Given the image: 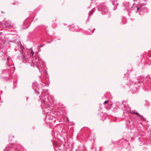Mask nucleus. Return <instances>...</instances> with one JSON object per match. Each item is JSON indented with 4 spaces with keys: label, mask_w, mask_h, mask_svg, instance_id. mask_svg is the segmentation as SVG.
Returning <instances> with one entry per match:
<instances>
[{
    "label": "nucleus",
    "mask_w": 151,
    "mask_h": 151,
    "mask_svg": "<svg viewBox=\"0 0 151 151\" xmlns=\"http://www.w3.org/2000/svg\"><path fill=\"white\" fill-rule=\"evenodd\" d=\"M17 47L16 46L15 49H17L20 52V56L22 60H26L28 58L29 52L30 53V58H34L33 57L34 52L32 48L28 49L24 48L20 42H18L17 43Z\"/></svg>",
    "instance_id": "f257e3e1"
},
{
    "label": "nucleus",
    "mask_w": 151,
    "mask_h": 151,
    "mask_svg": "<svg viewBox=\"0 0 151 151\" xmlns=\"http://www.w3.org/2000/svg\"><path fill=\"white\" fill-rule=\"evenodd\" d=\"M31 65L33 67L35 65L38 68L40 73L42 71L44 73H47V71L45 70V63L40 58H36L35 60H32V63Z\"/></svg>",
    "instance_id": "f03ea898"
},
{
    "label": "nucleus",
    "mask_w": 151,
    "mask_h": 151,
    "mask_svg": "<svg viewBox=\"0 0 151 151\" xmlns=\"http://www.w3.org/2000/svg\"><path fill=\"white\" fill-rule=\"evenodd\" d=\"M50 94L48 90L47 89H43L42 92V93L40 97V99L38 100L40 101L41 102V106H43L44 105L48 106L50 102L49 99Z\"/></svg>",
    "instance_id": "7ed1b4c3"
},
{
    "label": "nucleus",
    "mask_w": 151,
    "mask_h": 151,
    "mask_svg": "<svg viewBox=\"0 0 151 151\" xmlns=\"http://www.w3.org/2000/svg\"><path fill=\"white\" fill-rule=\"evenodd\" d=\"M146 5V3H143L141 4V6L139 7H134V4H130L129 2L127 3L126 4V6L127 7V10L128 11H129V9H130L132 8H133V9L135 10V12L136 13L139 12V14H141L140 13V11H141L142 9V7L143 6H144Z\"/></svg>",
    "instance_id": "20e7f679"
},
{
    "label": "nucleus",
    "mask_w": 151,
    "mask_h": 151,
    "mask_svg": "<svg viewBox=\"0 0 151 151\" xmlns=\"http://www.w3.org/2000/svg\"><path fill=\"white\" fill-rule=\"evenodd\" d=\"M98 10L101 11L103 14H107L108 12V9L103 3H101L97 5Z\"/></svg>",
    "instance_id": "39448f33"
},
{
    "label": "nucleus",
    "mask_w": 151,
    "mask_h": 151,
    "mask_svg": "<svg viewBox=\"0 0 151 151\" xmlns=\"http://www.w3.org/2000/svg\"><path fill=\"white\" fill-rule=\"evenodd\" d=\"M32 88L34 89L35 92V94L37 95H38L39 94L40 92L39 91V87L38 86L37 83L36 82H34L32 83Z\"/></svg>",
    "instance_id": "423d86ee"
},
{
    "label": "nucleus",
    "mask_w": 151,
    "mask_h": 151,
    "mask_svg": "<svg viewBox=\"0 0 151 151\" xmlns=\"http://www.w3.org/2000/svg\"><path fill=\"white\" fill-rule=\"evenodd\" d=\"M95 10H94V9H92V10H91L90 12L88 13V19L86 20V22H88L89 21V18L90 17V16L93 14V13H94Z\"/></svg>",
    "instance_id": "0eeeda50"
},
{
    "label": "nucleus",
    "mask_w": 151,
    "mask_h": 151,
    "mask_svg": "<svg viewBox=\"0 0 151 151\" xmlns=\"http://www.w3.org/2000/svg\"><path fill=\"white\" fill-rule=\"evenodd\" d=\"M13 144V143H12L11 145H7L6 147L4 149V151H10V148L11 146Z\"/></svg>",
    "instance_id": "6e6552de"
},
{
    "label": "nucleus",
    "mask_w": 151,
    "mask_h": 151,
    "mask_svg": "<svg viewBox=\"0 0 151 151\" xmlns=\"http://www.w3.org/2000/svg\"><path fill=\"white\" fill-rule=\"evenodd\" d=\"M5 25L6 27H9L11 26V21L9 20L5 22Z\"/></svg>",
    "instance_id": "1a4fd4ad"
},
{
    "label": "nucleus",
    "mask_w": 151,
    "mask_h": 151,
    "mask_svg": "<svg viewBox=\"0 0 151 151\" xmlns=\"http://www.w3.org/2000/svg\"><path fill=\"white\" fill-rule=\"evenodd\" d=\"M118 4V3L117 1L114 2L113 3V5L114 6L113 9L114 10H115L116 9L117 6Z\"/></svg>",
    "instance_id": "9d476101"
},
{
    "label": "nucleus",
    "mask_w": 151,
    "mask_h": 151,
    "mask_svg": "<svg viewBox=\"0 0 151 151\" xmlns=\"http://www.w3.org/2000/svg\"><path fill=\"white\" fill-rule=\"evenodd\" d=\"M70 30H71V31H78V30H77V29H76V28L74 29L73 27L70 28Z\"/></svg>",
    "instance_id": "9b49d317"
},
{
    "label": "nucleus",
    "mask_w": 151,
    "mask_h": 151,
    "mask_svg": "<svg viewBox=\"0 0 151 151\" xmlns=\"http://www.w3.org/2000/svg\"><path fill=\"white\" fill-rule=\"evenodd\" d=\"M10 59H11V58L10 57H8L7 58V62L6 63V65L7 67L10 66L9 65H8V64L9 63V60Z\"/></svg>",
    "instance_id": "f8f14e48"
},
{
    "label": "nucleus",
    "mask_w": 151,
    "mask_h": 151,
    "mask_svg": "<svg viewBox=\"0 0 151 151\" xmlns=\"http://www.w3.org/2000/svg\"><path fill=\"white\" fill-rule=\"evenodd\" d=\"M19 146H20L21 147V148H23L22 146L21 145H16V146L17 147L16 148V150L19 149V148H19Z\"/></svg>",
    "instance_id": "ddd939ff"
},
{
    "label": "nucleus",
    "mask_w": 151,
    "mask_h": 151,
    "mask_svg": "<svg viewBox=\"0 0 151 151\" xmlns=\"http://www.w3.org/2000/svg\"><path fill=\"white\" fill-rule=\"evenodd\" d=\"M135 114H136L139 117L141 116L137 112H136L134 113Z\"/></svg>",
    "instance_id": "4468645a"
},
{
    "label": "nucleus",
    "mask_w": 151,
    "mask_h": 151,
    "mask_svg": "<svg viewBox=\"0 0 151 151\" xmlns=\"http://www.w3.org/2000/svg\"><path fill=\"white\" fill-rule=\"evenodd\" d=\"M146 105L147 106H149L150 105V103L148 102H147L146 103Z\"/></svg>",
    "instance_id": "2eb2a0df"
},
{
    "label": "nucleus",
    "mask_w": 151,
    "mask_h": 151,
    "mask_svg": "<svg viewBox=\"0 0 151 151\" xmlns=\"http://www.w3.org/2000/svg\"><path fill=\"white\" fill-rule=\"evenodd\" d=\"M140 82V81H138V83H137V86L139 87L140 86V85L139 84V83Z\"/></svg>",
    "instance_id": "dca6fc26"
},
{
    "label": "nucleus",
    "mask_w": 151,
    "mask_h": 151,
    "mask_svg": "<svg viewBox=\"0 0 151 151\" xmlns=\"http://www.w3.org/2000/svg\"><path fill=\"white\" fill-rule=\"evenodd\" d=\"M108 101H109L108 100H107L106 101H105L104 102V103H103V104H106V103H107Z\"/></svg>",
    "instance_id": "f3484780"
},
{
    "label": "nucleus",
    "mask_w": 151,
    "mask_h": 151,
    "mask_svg": "<svg viewBox=\"0 0 151 151\" xmlns=\"http://www.w3.org/2000/svg\"><path fill=\"white\" fill-rule=\"evenodd\" d=\"M49 119H50V120H52V119L51 118H49Z\"/></svg>",
    "instance_id": "a211bd4d"
},
{
    "label": "nucleus",
    "mask_w": 151,
    "mask_h": 151,
    "mask_svg": "<svg viewBox=\"0 0 151 151\" xmlns=\"http://www.w3.org/2000/svg\"><path fill=\"white\" fill-rule=\"evenodd\" d=\"M15 87H16V86H14L13 88H15Z\"/></svg>",
    "instance_id": "6ab92c4d"
},
{
    "label": "nucleus",
    "mask_w": 151,
    "mask_h": 151,
    "mask_svg": "<svg viewBox=\"0 0 151 151\" xmlns=\"http://www.w3.org/2000/svg\"><path fill=\"white\" fill-rule=\"evenodd\" d=\"M78 150H76L75 151H78Z\"/></svg>",
    "instance_id": "aec40b11"
},
{
    "label": "nucleus",
    "mask_w": 151,
    "mask_h": 151,
    "mask_svg": "<svg viewBox=\"0 0 151 151\" xmlns=\"http://www.w3.org/2000/svg\"><path fill=\"white\" fill-rule=\"evenodd\" d=\"M15 83H16V82H14V84H15Z\"/></svg>",
    "instance_id": "412c9836"
},
{
    "label": "nucleus",
    "mask_w": 151,
    "mask_h": 151,
    "mask_svg": "<svg viewBox=\"0 0 151 151\" xmlns=\"http://www.w3.org/2000/svg\"><path fill=\"white\" fill-rule=\"evenodd\" d=\"M42 82H43L44 83V81H42Z\"/></svg>",
    "instance_id": "4be33fe9"
},
{
    "label": "nucleus",
    "mask_w": 151,
    "mask_h": 151,
    "mask_svg": "<svg viewBox=\"0 0 151 151\" xmlns=\"http://www.w3.org/2000/svg\"><path fill=\"white\" fill-rule=\"evenodd\" d=\"M125 140H126V141H127V140L126 139H125Z\"/></svg>",
    "instance_id": "5701e85b"
}]
</instances>
